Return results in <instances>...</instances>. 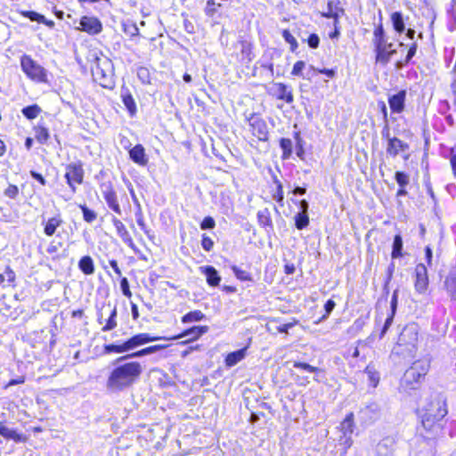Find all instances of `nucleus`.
<instances>
[{"mask_svg":"<svg viewBox=\"0 0 456 456\" xmlns=\"http://www.w3.org/2000/svg\"><path fill=\"white\" fill-rule=\"evenodd\" d=\"M142 367L138 362L118 364L110 373L106 387L110 392H120L130 387L141 376Z\"/></svg>","mask_w":456,"mask_h":456,"instance_id":"nucleus-1","label":"nucleus"},{"mask_svg":"<svg viewBox=\"0 0 456 456\" xmlns=\"http://www.w3.org/2000/svg\"><path fill=\"white\" fill-rule=\"evenodd\" d=\"M419 341V327L416 323L406 325L399 335L397 344L393 348V354L403 358H411L417 351Z\"/></svg>","mask_w":456,"mask_h":456,"instance_id":"nucleus-2","label":"nucleus"},{"mask_svg":"<svg viewBox=\"0 0 456 456\" xmlns=\"http://www.w3.org/2000/svg\"><path fill=\"white\" fill-rule=\"evenodd\" d=\"M429 370V364L426 361L415 362L406 371L404 372L401 381L400 389L404 392H409L418 388L419 385L426 376Z\"/></svg>","mask_w":456,"mask_h":456,"instance_id":"nucleus-3","label":"nucleus"},{"mask_svg":"<svg viewBox=\"0 0 456 456\" xmlns=\"http://www.w3.org/2000/svg\"><path fill=\"white\" fill-rule=\"evenodd\" d=\"M20 67L27 77L37 82L45 83L47 80L46 70L34 61L29 55H22L20 58Z\"/></svg>","mask_w":456,"mask_h":456,"instance_id":"nucleus-4","label":"nucleus"},{"mask_svg":"<svg viewBox=\"0 0 456 456\" xmlns=\"http://www.w3.org/2000/svg\"><path fill=\"white\" fill-rule=\"evenodd\" d=\"M419 414L422 428L419 430L420 435L427 439H432L438 436L444 428V418H436V416H429Z\"/></svg>","mask_w":456,"mask_h":456,"instance_id":"nucleus-5","label":"nucleus"},{"mask_svg":"<svg viewBox=\"0 0 456 456\" xmlns=\"http://www.w3.org/2000/svg\"><path fill=\"white\" fill-rule=\"evenodd\" d=\"M111 62L107 58L96 59L94 66L92 68L93 77L102 87L111 86Z\"/></svg>","mask_w":456,"mask_h":456,"instance_id":"nucleus-6","label":"nucleus"},{"mask_svg":"<svg viewBox=\"0 0 456 456\" xmlns=\"http://www.w3.org/2000/svg\"><path fill=\"white\" fill-rule=\"evenodd\" d=\"M447 412L446 403L439 395L426 399L419 409V414L428 413V415L436 416V418H444Z\"/></svg>","mask_w":456,"mask_h":456,"instance_id":"nucleus-7","label":"nucleus"},{"mask_svg":"<svg viewBox=\"0 0 456 456\" xmlns=\"http://www.w3.org/2000/svg\"><path fill=\"white\" fill-rule=\"evenodd\" d=\"M65 178L72 191H76V184H80L84 179V170L81 163H70L66 167Z\"/></svg>","mask_w":456,"mask_h":456,"instance_id":"nucleus-8","label":"nucleus"},{"mask_svg":"<svg viewBox=\"0 0 456 456\" xmlns=\"http://www.w3.org/2000/svg\"><path fill=\"white\" fill-rule=\"evenodd\" d=\"M102 193L108 207L116 214L121 215L118 197L110 183H106L102 185Z\"/></svg>","mask_w":456,"mask_h":456,"instance_id":"nucleus-9","label":"nucleus"},{"mask_svg":"<svg viewBox=\"0 0 456 456\" xmlns=\"http://www.w3.org/2000/svg\"><path fill=\"white\" fill-rule=\"evenodd\" d=\"M428 287V277L427 267L419 264L415 267V289L418 293L423 294Z\"/></svg>","mask_w":456,"mask_h":456,"instance_id":"nucleus-10","label":"nucleus"},{"mask_svg":"<svg viewBox=\"0 0 456 456\" xmlns=\"http://www.w3.org/2000/svg\"><path fill=\"white\" fill-rule=\"evenodd\" d=\"M248 123L251 131L259 140H266L267 138V126L265 122L258 116L252 114L248 118Z\"/></svg>","mask_w":456,"mask_h":456,"instance_id":"nucleus-11","label":"nucleus"},{"mask_svg":"<svg viewBox=\"0 0 456 456\" xmlns=\"http://www.w3.org/2000/svg\"><path fill=\"white\" fill-rule=\"evenodd\" d=\"M77 28L91 35H97L102 31V26L97 18L84 16L81 18Z\"/></svg>","mask_w":456,"mask_h":456,"instance_id":"nucleus-12","label":"nucleus"},{"mask_svg":"<svg viewBox=\"0 0 456 456\" xmlns=\"http://www.w3.org/2000/svg\"><path fill=\"white\" fill-rule=\"evenodd\" d=\"M111 222L116 229L117 234L120 237L122 241L126 244L131 249L136 251V246L134 240L126 228L125 224L117 217L113 216Z\"/></svg>","mask_w":456,"mask_h":456,"instance_id":"nucleus-13","label":"nucleus"},{"mask_svg":"<svg viewBox=\"0 0 456 456\" xmlns=\"http://www.w3.org/2000/svg\"><path fill=\"white\" fill-rule=\"evenodd\" d=\"M159 339L168 340V338H165V337H163V338L153 337L148 333H140V334L134 335V337H132L131 338L126 340V342H127L129 350H133L140 346H142V345L150 343V342L157 341Z\"/></svg>","mask_w":456,"mask_h":456,"instance_id":"nucleus-14","label":"nucleus"},{"mask_svg":"<svg viewBox=\"0 0 456 456\" xmlns=\"http://www.w3.org/2000/svg\"><path fill=\"white\" fill-rule=\"evenodd\" d=\"M271 93L279 100H283L288 103L293 102V94L288 86L282 83H275L271 87Z\"/></svg>","mask_w":456,"mask_h":456,"instance_id":"nucleus-15","label":"nucleus"},{"mask_svg":"<svg viewBox=\"0 0 456 456\" xmlns=\"http://www.w3.org/2000/svg\"><path fill=\"white\" fill-rule=\"evenodd\" d=\"M406 92L402 90L388 98L389 107L394 113H401L404 110Z\"/></svg>","mask_w":456,"mask_h":456,"instance_id":"nucleus-16","label":"nucleus"},{"mask_svg":"<svg viewBox=\"0 0 456 456\" xmlns=\"http://www.w3.org/2000/svg\"><path fill=\"white\" fill-rule=\"evenodd\" d=\"M109 310L110 316L106 322V324L102 327V331H110L117 327V309L116 307H110V305L107 306L102 307L101 313L98 314V321L100 323H102V320L103 318V311Z\"/></svg>","mask_w":456,"mask_h":456,"instance_id":"nucleus-17","label":"nucleus"},{"mask_svg":"<svg viewBox=\"0 0 456 456\" xmlns=\"http://www.w3.org/2000/svg\"><path fill=\"white\" fill-rule=\"evenodd\" d=\"M130 159L140 166H145L148 163V158L142 145L137 144L129 151Z\"/></svg>","mask_w":456,"mask_h":456,"instance_id":"nucleus-18","label":"nucleus"},{"mask_svg":"<svg viewBox=\"0 0 456 456\" xmlns=\"http://www.w3.org/2000/svg\"><path fill=\"white\" fill-rule=\"evenodd\" d=\"M0 435L8 440H12L16 443L26 442L27 437L22 434L18 433L16 430L10 428L4 423H0Z\"/></svg>","mask_w":456,"mask_h":456,"instance_id":"nucleus-19","label":"nucleus"},{"mask_svg":"<svg viewBox=\"0 0 456 456\" xmlns=\"http://www.w3.org/2000/svg\"><path fill=\"white\" fill-rule=\"evenodd\" d=\"M201 273L206 276L207 282L213 287L219 285L221 277L218 275L217 271L210 265L200 267Z\"/></svg>","mask_w":456,"mask_h":456,"instance_id":"nucleus-20","label":"nucleus"},{"mask_svg":"<svg viewBox=\"0 0 456 456\" xmlns=\"http://www.w3.org/2000/svg\"><path fill=\"white\" fill-rule=\"evenodd\" d=\"M208 330V326H194L185 331H183L182 334L173 337V338H167L168 340L170 339H177L187 336H191V338L190 340H194L199 338L203 334L207 333Z\"/></svg>","mask_w":456,"mask_h":456,"instance_id":"nucleus-21","label":"nucleus"},{"mask_svg":"<svg viewBox=\"0 0 456 456\" xmlns=\"http://www.w3.org/2000/svg\"><path fill=\"white\" fill-rule=\"evenodd\" d=\"M120 97L122 102L129 113L134 116L136 112V104L127 87L123 86L120 91Z\"/></svg>","mask_w":456,"mask_h":456,"instance_id":"nucleus-22","label":"nucleus"},{"mask_svg":"<svg viewBox=\"0 0 456 456\" xmlns=\"http://www.w3.org/2000/svg\"><path fill=\"white\" fill-rule=\"evenodd\" d=\"M408 145L400 139L394 137L389 139L387 152L391 156H396L399 152L405 151Z\"/></svg>","mask_w":456,"mask_h":456,"instance_id":"nucleus-23","label":"nucleus"},{"mask_svg":"<svg viewBox=\"0 0 456 456\" xmlns=\"http://www.w3.org/2000/svg\"><path fill=\"white\" fill-rule=\"evenodd\" d=\"M247 349L248 346H245L244 348L228 354L225 358L226 366L232 367L242 361L246 357Z\"/></svg>","mask_w":456,"mask_h":456,"instance_id":"nucleus-24","label":"nucleus"},{"mask_svg":"<svg viewBox=\"0 0 456 456\" xmlns=\"http://www.w3.org/2000/svg\"><path fill=\"white\" fill-rule=\"evenodd\" d=\"M376 53L377 62H380L385 65L389 61L391 56L395 53V50L392 49V44H389L387 47L384 46L381 48L379 46V50L376 51Z\"/></svg>","mask_w":456,"mask_h":456,"instance_id":"nucleus-25","label":"nucleus"},{"mask_svg":"<svg viewBox=\"0 0 456 456\" xmlns=\"http://www.w3.org/2000/svg\"><path fill=\"white\" fill-rule=\"evenodd\" d=\"M63 223L62 219L60 216H56L53 217L49 218L44 227V232L47 236H53L57 228Z\"/></svg>","mask_w":456,"mask_h":456,"instance_id":"nucleus-26","label":"nucleus"},{"mask_svg":"<svg viewBox=\"0 0 456 456\" xmlns=\"http://www.w3.org/2000/svg\"><path fill=\"white\" fill-rule=\"evenodd\" d=\"M341 434L352 435L354 430V416L349 412L339 425Z\"/></svg>","mask_w":456,"mask_h":456,"instance_id":"nucleus-27","label":"nucleus"},{"mask_svg":"<svg viewBox=\"0 0 456 456\" xmlns=\"http://www.w3.org/2000/svg\"><path fill=\"white\" fill-rule=\"evenodd\" d=\"M166 346H162V345H155V346H148L146 348H143L142 350H139L132 354H129V355H126V356H124V357H121L118 360V362H120L124 359H126V358H129V357H142V356H144V355H147V354H153L159 350H161L163 348H165Z\"/></svg>","mask_w":456,"mask_h":456,"instance_id":"nucleus-28","label":"nucleus"},{"mask_svg":"<svg viewBox=\"0 0 456 456\" xmlns=\"http://www.w3.org/2000/svg\"><path fill=\"white\" fill-rule=\"evenodd\" d=\"M78 267L86 275H91L94 273V261L89 256H85L79 260Z\"/></svg>","mask_w":456,"mask_h":456,"instance_id":"nucleus-29","label":"nucleus"},{"mask_svg":"<svg viewBox=\"0 0 456 456\" xmlns=\"http://www.w3.org/2000/svg\"><path fill=\"white\" fill-rule=\"evenodd\" d=\"M444 288L451 298L456 300V273H451L445 278Z\"/></svg>","mask_w":456,"mask_h":456,"instance_id":"nucleus-30","label":"nucleus"},{"mask_svg":"<svg viewBox=\"0 0 456 456\" xmlns=\"http://www.w3.org/2000/svg\"><path fill=\"white\" fill-rule=\"evenodd\" d=\"M368 376L370 386L376 387L379 382V373L372 365H368L364 370Z\"/></svg>","mask_w":456,"mask_h":456,"instance_id":"nucleus-31","label":"nucleus"},{"mask_svg":"<svg viewBox=\"0 0 456 456\" xmlns=\"http://www.w3.org/2000/svg\"><path fill=\"white\" fill-rule=\"evenodd\" d=\"M204 318H205V314L201 311L195 310V311H191V312L186 314L185 315H183L182 317V322L190 323V322H200V321H202Z\"/></svg>","mask_w":456,"mask_h":456,"instance_id":"nucleus-32","label":"nucleus"},{"mask_svg":"<svg viewBox=\"0 0 456 456\" xmlns=\"http://www.w3.org/2000/svg\"><path fill=\"white\" fill-rule=\"evenodd\" d=\"M104 351L107 354H110V353L122 354L125 352H128L130 350L128 348L127 342L126 341L120 345H114V344L106 345L104 346Z\"/></svg>","mask_w":456,"mask_h":456,"instance_id":"nucleus-33","label":"nucleus"},{"mask_svg":"<svg viewBox=\"0 0 456 456\" xmlns=\"http://www.w3.org/2000/svg\"><path fill=\"white\" fill-rule=\"evenodd\" d=\"M402 249H403V239L401 235L397 234L394 238L393 242V249L391 253L392 258H398L402 256Z\"/></svg>","mask_w":456,"mask_h":456,"instance_id":"nucleus-34","label":"nucleus"},{"mask_svg":"<svg viewBox=\"0 0 456 456\" xmlns=\"http://www.w3.org/2000/svg\"><path fill=\"white\" fill-rule=\"evenodd\" d=\"M391 20L393 22L394 28L402 33L404 30V22L401 12H395L391 15Z\"/></svg>","mask_w":456,"mask_h":456,"instance_id":"nucleus-35","label":"nucleus"},{"mask_svg":"<svg viewBox=\"0 0 456 456\" xmlns=\"http://www.w3.org/2000/svg\"><path fill=\"white\" fill-rule=\"evenodd\" d=\"M332 5L333 2L328 3V12L323 13L322 15L327 18H332L334 19V26H337L338 20L341 13H343V10L339 8L338 6H336V10L332 11Z\"/></svg>","mask_w":456,"mask_h":456,"instance_id":"nucleus-36","label":"nucleus"},{"mask_svg":"<svg viewBox=\"0 0 456 456\" xmlns=\"http://www.w3.org/2000/svg\"><path fill=\"white\" fill-rule=\"evenodd\" d=\"M448 26L450 30L456 29V0H452L451 7L448 10Z\"/></svg>","mask_w":456,"mask_h":456,"instance_id":"nucleus-37","label":"nucleus"},{"mask_svg":"<svg viewBox=\"0 0 456 456\" xmlns=\"http://www.w3.org/2000/svg\"><path fill=\"white\" fill-rule=\"evenodd\" d=\"M35 132H36V134H35L36 139L40 143H45L48 141L49 132L45 127H43V126L36 127Z\"/></svg>","mask_w":456,"mask_h":456,"instance_id":"nucleus-38","label":"nucleus"},{"mask_svg":"<svg viewBox=\"0 0 456 456\" xmlns=\"http://www.w3.org/2000/svg\"><path fill=\"white\" fill-rule=\"evenodd\" d=\"M40 112V108L37 105L28 106L22 109V114L29 119H33L37 117Z\"/></svg>","mask_w":456,"mask_h":456,"instance_id":"nucleus-39","label":"nucleus"},{"mask_svg":"<svg viewBox=\"0 0 456 456\" xmlns=\"http://www.w3.org/2000/svg\"><path fill=\"white\" fill-rule=\"evenodd\" d=\"M280 146L283 151V158H289L292 152V141L288 138H282L280 142Z\"/></svg>","mask_w":456,"mask_h":456,"instance_id":"nucleus-40","label":"nucleus"},{"mask_svg":"<svg viewBox=\"0 0 456 456\" xmlns=\"http://www.w3.org/2000/svg\"><path fill=\"white\" fill-rule=\"evenodd\" d=\"M338 443L340 445L344 446V451L342 454H346L347 450L353 445V438L352 435H344L342 434L338 438Z\"/></svg>","mask_w":456,"mask_h":456,"instance_id":"nucleus-41","label":"nucleus"},{"mask_svg":"<svg viewBox=\"0 0 456 456\" xmlns=\"http://www.w3.org/2000/svg\"><path fill=\"white\" fill-rule=\"evenodd\" d=\"M296 226L298 230L305 228L309 224V218L305 213H298L296 216Z\"/></svg>","mask_w":456,"mask_h":456,"instance_id":"nucleus-42","label":"nucleus"},{"mask_svg":"<svg viewBox=\"0 0 456 456\" xmlns=\"http://www.w3.org/2000/svg\"><path fill=\"white\" fill-rule=\"evenodd\" d=\"M282 37L288 44L290 45L291 51H295L297 49V42L288 29H284L282 31Z\"/></svg>","mask_w":456,"mask_h":456,"instance_id":"nucleus-43","label":"nucleus"},{"mask_svg":"<svg viewBox=\"0 0 456 456\" xmlns=\"http://www.w3.org/2000/svg\"><path fill=\"white\" fill-rule=\"evenodd\" d=\"M293 366L297 369H301L303 370H305V371L311 372V373H315V372L320 371L319 368L312 366L305 362H294Z\"/></svg>","mask_w":456,"mask_h":456,"instance_id":"nucleus-44","label":"nucleus"},{"mask_svg":"<svg viewBox=\"0 0 456 456\" xmlns=\"http://www.w3.org/2000/svg\"><path fill=\"white\" fill-rule=\"evenodd\" d=\"M84 220L87 223H92L96 219L94 211L87 208L86 206H81Z\"/></svg>","mask_w":456,"mask_h":456,"instance_id":"nucleus-45","label":"nucleus"},{"mask_svg":"<svg viewBox=\"0 0 456 456\" xmlns=\"http://www.w3.org/2000/svg\"><path fill=\"white\" fill-rule=\"evenodd\" d=\"M395 180L400 187H405L409 183V176L403 172H396Z\"/></svg>","mask_w":456,"mask_h":456,"instance_id":"nucleus-46","label":"nucleus"},{"mask_svg":"<svg viewBox=\"0 0 456 456\" xmlns=\"http://www.w3.org/2000/svg\"><path fill=\"white\" fill-rule=\"evenodd\" d=\"M449 159L452 166V173L456 177V142L455 144L450 150Z\"/></svg>","mask_w":456,"mask_h":456,"instance_id":"nucleus-47","label":"nucleus"},{"mask_svg":"<svg viewBox=\"0 0 456 456\" xmlns=\"http://www.w3.org/2000/svg\"><path fill=\"white\" fill-rule=\"evenodd\" d=\"M4 196L10 199H15L19 194V189L16 185L10 184L4 191Z\"/></svg>","mask_w":456,"mask_h":456,"instance_id":"nucleus-48","label":"nucleus"},{"mask_svg":"<svg viewBox=\"0 0 456 456\" xmlns=\"http://www.w3.org/2000/svg\"><path fill=\"white\" fill-rule=\"evenodd\" d=\"M305 67V63L303 61H297L292 69L291 74L293 76H302V71Z\"/></svg>","mask_w":456,"mask_h":456,"instance_id":"nucleus-49","label":"nucleus"},{"mask_svg":"<svg viewBox=\"0 0 456 456\" xmlns=\"http://www.w3.org/2000/svg\"><path fill=\"white\" fill-rule=\"evenodd\" d=\"M201 246L206 251H210L214 247V241L210 237L203 235Z\"/></svg>","mask_w":456,"mask_h":456,"instance_id":"nucleus-50","label":"nucleus"},{"mask_svg":"<svg viewBox=\"0 0 456 456\" xmlns=\"http://www.w3.org/2000/svg\"><path fill=\"white\" fill-rule=\"evenodd\" d=\"M216 225L215 220L210 217L207 216L203 219L202 223L200 224V228L205 229H213Z\"/></svg>","mask_w":456,"mask_h":456,"instance_id":"nucleus-51","label":"nucleus"},{"mask_svg":"<svg viewBox=\"0 0 456 456\" xmlns=\"http://www.w3.org/2000/svg\"><path fill=\"white\" fill-rule=\"evenodd\" d=\"M120 287H121V289H122V292L123 294L127 297H130L132 296L131 294V291L129 289V284H128V281L126 278H123L120 281Z\"/></svg>","mask_w":456,"mask_h":456,"instance_id":"nucleus-52","label":"nucleus"},{"mask_svg":"<svg viewBox=\"0 0 456 456\" xmlns=\"http://www.w3.org/2000/svg\"><path fill=\"white\" fill-rule=\"evenodd\" d=\"M257 217H258V222L261 225H263V226L271 225L272 221L268 216L265 215L262 212H258Z\"/></svg>","mask_w":456,"mask_h":456,"instance_id":"nucleus-53","label":"nucleus"},{"mask_svg":"<svg viewBox=\"0 0 456 456\" xmlns=\"http://www.w3.org/2000/svg\"><path fill=\"white\" fill-rule=\"evenodd\" d=\"M319 42L320 39L316 34H311L307 39L308 45L314 49L318 47Z\"/></svg>","mask_w":456,"mask_h":456,"instance_id":"nucleus-54","label":"nucleus"},{"mask_svg":"<svg viewBox=\"0 0 456 456\" xmlns=\"http://www.w3.org/2000/svg\"><path fill=\"white\" fill-rule=\"evenodd\" d=\"M394 314H395V313H391V314L387 318V320L384 323L383 329L381 330V334H380L381 338L385 335V333L387 331V330L391 326V324L393 322V319H394Z\"/></svg>","mask_w":456,"mask_h":456,"instance_id":"nucleus-55","label":"nucleus"},{"mask_svg":"<svg viewBox=\"0 0 456 456\" xmlns=\"http://www.w3.org/2000/svg\"><path fill=\"white\" fill-rule=\"evenodd\" d=\"M125 32L134 37L138 35L139 29L135 24L125 25Z\"/></svg>","mask_w":456,"mask_h":456,"instance_id":"nucleus-56","label":"nucleus"},{"mask_svg":"<svg viewBox=\"0 0 456 456\" xmlns=\"http://www.w3.org/2000/svg\"><path fill=\"white\" fill-rule=\"evenodd\" d=\"M24 15L29 18L31 20L37 21L40 23V20H43V15L36 12H27Z\"/></svg>","mask_w":456,"mask_h":456,"instance_id":"nucleus-57","label":"nucleus"},{"mask_svg":"<svg viewBox=\"0 0 456 456\" xmlns=\"http://www.w3.org/2000/svg\"><path fill=\"white\" fill-rule=\"evenodd\" d=\"M136 222H137V224L140 226V228L144 231L145 232H147L146 231V224H145V222L143 220V216H142V213L141 210H139L136 214Z\"/></svg>","mask_w":456,"mask_h":456,"instance_id":"nucleus-58","label":"nucleus"},{"mask_svg":"<svg viewBox=\"0 0 456 456\" xmlns=\"http://www.w3.org/2000/svg\"><path fill=\"white\" fill-rule=\"evenodd\" d=\"M273 199L279 203L283 200L282 186L280 183L277 185V191L273 194Z\"/></svg>","mask_w":456,"mask_h":456,"instance_id":"nucleus-59","label":"nucleus"},{"mask_svg":"<svg viewBox=\"0 0 456 456\" xmlns=\"http://www.w3.org/2000/svg\"><path fill=\"white\" fill-rule=\"evenodd\" d=\"M296 324V322H288V323H284L282 325H280L278 328H277V330L281 333H288L289 332V330L291 329L292 327H294V325Z\"/></svg>","mask_w":456,"mask_h":456,"instance_id":"nucleus-60","label":"nucleus"},{"mask_svg":"<svg viewBox=\"0 0 456 456\" xmlns=\"http://www.w3.org/2000/svg\"><path fill=\"white\" fill-rule=\"evenodd\" d=\"M233 271L239 279L244 281L249 280L248 274L246 272L240 271L237 267H233Z\"/></svg>","mask_w":456,"mask_h":456,"instance_id":"nucleus-61","label":"nucleus"},{"mask_svg":"<svg viewBox=\"0 0 456 456\" xmlns=\"http://www.w3.org/2000/svg\"><path fill=\"white\" fill-rule=\"evenodd\" d=\"M30 175L31 176L36 179L37 181H38L42 185H45L46 183V181L45 179L43 177L42 175H40L39 173H37L36 171H30Z\"/></svg>","mask_w":456,"mask_h":456,"instance_id":"nucleus-62","label":"nucleus"},{"mask_svg":"<svg viewBox=\"0 0 456 456\" xmlns=\"http://www.w3.org/2000/svg\"><path fill=\"white\" fill-rule=\"evenodd\" d=\"M335 305H336L335 302L333 300H331V299H329L326 302V304L324 305V308H325V311H326V315H329L332 312V310L334 309Z\"/></svg>","mask_w":456,"mask_h":456,"instance_id":"nucleus-63","label":"nucleus"},{"mask_svg":"<svg viewBox=\"0 0 456 456\" xmlns=\"http://www.w3.org/2000/svg\"><path fill=\"white\" fill-rule=\"evenodd\" d=\"M381 38H384V29L382 28V26H379L378 28H376V29L374 30V40H378V39H381Z\"/></svg>","mask_w":456,"mask_h":456,"instance_id":"nucleus-64","label":"nucleus"}]
</instances>
